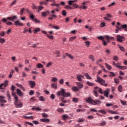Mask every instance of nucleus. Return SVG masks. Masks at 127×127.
Segmentation results:
<instances>
[{
	"mask_svg": "<svg viewBox=\"0 0 127 127\" xmlns=\"http://www.w3.org/2000/svg\"><path fill=\"white\" fill-rule=\"evenodd\" d=\"M86 103L91 104V105H94V106H100L102 104V102L100 100H93L91 97H88L85 100Z\"/></svg>",
	"mask_w": 127,
	"mask_h": 127,
	"instance_id": "nucleus-1",
	"label": "nucleus"
},
{
	"mask_svg": "<svg viewBox=\"0 0 127 127\" xmlns=\"http://www.w3.org/2000/svg\"><path fill=\"white\" fill-rule=\"evenodd\" d=\"M57 95L59 97H60V96H63L61 98V101L63 102L64 101V97H69V96L71 95V94H70L69 92L66 93V92H65V90H64L63 88H62L60 91L57 92Z\"/></svg>",
	"mask_w": 127,
	"mask_h": 127,
	"instance_id": "nucleus-2",
	"label": "nucleus"
},
{
	"mask_svg": "<svg viewBox=\"0 0 127 127\" xmlns=\"http://www.w3.org/2000/svg\"><path fill=\"white\" fill-rule=\"evenodd\" d=\"M14 98L15 99L14 105L15 106V108L17 109L22 108L23 104H22V102H20V101L18 100V96H15Z\"/></svg>",
	"mask_w": 127,
	"mask_h": 127,
	"instance_id": "nucleus-3",
	"label": "nucleus"
},
{
	"mask_svg": "<svg viewBox=\"0 0 127 127\" xmlns=\"http://www.w3.org/2000/svg\"><path fill=\"white\" fill-rule=\"evenodd\" d=\"M96 78H97L95 80V82H96V83H99L100 85L104 86L105 87H107L108 86V84L105 83H106V81H105V80L100 77V76L97 75Z\"/></svg>",
	"mask_w": 127,
	"mask_h": 127,
	"instance_id": "nucleus-4",
	"label": "nucleus"
},
{
	"mask_svg": "<svg viewBox=\"0 0 127 127\" xmlns=\"http://www.w3.org/2000/svg\"><path fill=\"white\" fill-rule=\"evenodd\" d=\"M17 18V15H14L11 16L10 17H8L6 19L3 18L1 20V21L3 22H4L5 23H6L7 22V20H10V21H14L15 20H16V19Z\"/></svg>",
	"mask_w": 127,
	"mask_h": 127,
	"instance_id": "nucleus-5",
	"label": "nucleus"
},
{
	"mask_svg": "<svg viewBox=\"0 0 127 127\" xmlns=\"http://www.w3.org/2000/svg\"><path fill=\"white\" fill-rule=\"evenodd\" d=\"M117 38L118 41H119V42H123V41H124V40H125V38L120 35H118L117 36Z\"/></svg>",
	"mask_w": 127,
	"mask_h": 127,
	"instance_id": "nucleus-6",
	"label": "nucleus"
},
{
	"mask_svg": "<svg viewBox=\"0 0 127 127\" xmlns=\"http://www.w3.org/2000/svg\"><path fill=\"white\" fill-rule=\"evenodd\" d=\"M14 23L15 25H16V26H23V23L20 22V21H19V20L15 21Z\"/></svg>",
	"mask_w": 127,
	"mask_h": 127,
	"instance_id": "nucleus-7",
	"label": "nucleus"
},
{
	"mask_svg": "<svg viewBox=\"0 0 127 127\" xmlns=\"http://www.w3.org/2000/svg\"><path fill=\"white\" fill-rule=\"evenodd\" d=\"M28 83L30 85V88H34V87H35V81L30 80L28 81Z\"/></svg>",
	"mask_w": 127,
	"mask_h": 127,
	"instance_id": "nucleus-8",
	"label": "nucleus"
},
{
	"mask_svg": "<svg viewBox=\"0 0 127 127\" xmlns=\"http://www.w3.org/2000/svg\"><path fill=\"white\" fill-rule=\"evenodd\" d=\"M15 89V87L14 85H12L11 87V90L12 91V96H16V93H14V90Z\"/></svg>",
	"mask_w": 127,
	"mask_h": 127,
	"instance_id": "nucleus-9",
	"label": "nucleus"
},
{
	"mask_svg": "<svg viewBox=\"0 0 127 127\" xmlns=\"http://www.w3.org/2000/svg\"><path fill=\"white\" fill-rule=\"evenodd\" d=\"M49 13H50L49 11L47 10L46 11L42 12L41 13V15H42L43 16L45 17L47 16V15H48V14H49Z\"/></svg>",
	"mask_w": 127,
	"mask_h": 127,
	"instance_id": "nucleus-10",
	"label": "nucleus"
},
{
	"mask_svg": "<svg viewBox=\"0 0 127 127\" xmlns=\"http://www.w3.org/2000/svg\"><path fill=\"white\" fill-rule=\"evenodd\" d=\"M4 97L3 96H0V103H2V104H5V103H6V101L4 99Z\"/></svg>",
	"mask_w": 127,
	"mask_h": 127,
	"instance_id": "nucleus-11",
	"label": "nucleus"
},
{
	"mask_svg": "<svg viewBox=\"0 0 127 127\" xmlns=\"http://www.w3.org/2000/svg\"><path fill=\"white\" fill-rule=\"evenodd\" d=\"M95 90H96L98 91V93H100L101 94H103V89L102 88H100L99 87H96L94 88Z\"/></svg>",
	"mask_w": 127,
	"mask_h": 127,
	"instance_id": "nucleus-12",
	"label": "nucleus"
},
{
	"mask_svg": "<svg viewBox=\"0 0 127 127\" xmlns=\"http://www.w3.org/2000/svg\"><path fill=\"white\" fill-rule=\"evenodd\" d=\"M16 92L18 96H19L20 97H22V96H23V93H22V91H21V90H20V89H16Z\"/></svg>",
	"mask_w": 127,
	"mask_h": 127,
	"instance_id": "nucleus-13",
	"label": "nucleus"
},
{
	"mask_svg": "<svg viewBox=\"0 0 127 127\" xmlns=\"http://www.w3.org/2000/svg\"><path fill=\"white\" fill-rule=\"evenodd\" d=\"M88 58L92 61V62H95V61H96V60L95 59V57L92 55H90L88 56Z\"/></svg>",
	"mask_w": 127,
	"mask_h": 127,
	"instance_id": "nucleus-14",
	"label": "nucleus"
},
{
	"mask_svg": "<svg viewBox=\"0 0 127 127\" xmlns=\"http://www.w3.org/2000/svg\"><path fill=\"white\" fill-rule=\"evenodd\" d=\"M24 119H25L26 120H34V117L31 116H26L25 115L23 117Z\"/></svg>",
	"mask_w": 127,
	"mask_h": 127,
	"instance_id": "nucleus-15",
	"label": "nucleus"
},
{
	"mask_svg": "<svg viewBox=\"0 0 127 127\" xmlns=\"http://www.w3.org/2000/svg\"><path fill=\"white\" fill-rule=\"evenodd\" d=\"M105 37L106 38V40L107 42H110L111 41L110 39L114 40V38L113 37H110L108 35L105 36Z\"/></svg>",
	"mask_w": 127,
	"mask_h": 127,
	"instance_id": "nucleus-16",
	"label": "nucleus"
},
{
	"mask_svg": "<svg viewBox=\"0 0 127 127\" xmlns=\"http://www.w3.org/2000/svg\"><path fill=\"white\" fill-rule=\"evenodd\" d=\"M57 85H58V83L57 82H55L51 85V87L53 89H57Z\"/></svg>",
	"mask_w": 127,
	"mask_h": 127,
	"instance_id": "nucleus-17",
	"label": "nucleus"
},
{
	"mask_svg": "<svg viewBox=\"0 0 127 127\" xmlns=\"http://www.w3.org/2000/svg\"><path fill=\"white\" fill-rule=\"evenodd\" d=\"M40 121L42 123H50V120L49 119H41Z\"/></svg>",
	"mask_w": 127,
	"mask_h": 127,
	"instance_id": "nucleus-18",
	"label": "nucleus"
},
{
	"mask_svg": "<svg viewBox=\"0 0 127 127\" xmlns=\"http://www.w3.org/2000/svg\"><path fill=\"white\" fill-rule=\"evenodd\" d=\"M77 80H78V81H79L80 82H81V81H82V78H85V77H84L83 75H77Z\"/></svg>",
	"mask_w": 127,
	"mask_h": 127,
	"instance_id": "nucleus-19",
	"label": "nucleus"
},
{
	"mask_svg": "<svg viewBox=\"0 0 127 127\" xmlns=\"http://www.w3.org/2000/svg\"><path fill=\"white\" fill-rule=\"evenodd\" d=\"M76 84L77 85L78 89H82V88H83V84L81 83V82H76Z\"/></svg>",
	"mask_w": 127,
	"mask_h": 127,
	"instance_id": "nucleus-20",
	"label": "nucleus"
},
{
	"mask_svg": "<svg viewBox=\"0 0 127 127\" xmlns=\"http://www.w3.org/2000/svg\"><path fill=\"white\" fill-rule=\"evenodd\" d=\"M108 113L111 114L112 115H119V113L117 111H113L112 110H108Z\"/></svg>",
	"mask_w": 127,
	"mask_h": 127,
	"instance_id": "nucleus-21",
	"label": "nucleus"
},
{
	"mask_svg": "<svg viewBox=\"0 0 127 127\" xmlns=\"http://www.w3.org/2000/svg\"><path fill=\"white\" fill-rule=\"evenodd\" d=\"M99 125L100 127H105V126H107V122H106V121H102L101 123Z\"/></svg>",
	"mask_w": 127,
	"mask_h": 127,
	"instance_id": "nucleus-22",
	"label": "nucleus"
},
{
	"mask_svg": "<svg viewBox=\"0 0 127 127\" xmlns=\"http://www.w3.org/2000/svg\"><path fill=\"white\" fill-rule=\"evenodd\" d=\"M85 76L88 80H92V77L89 75V73H85Z\"/></svg>",
	"mask_w": 127,
	"mask_h": 127,
	"instance_id": "nucleus-23",
	"label": "nucleus"
},
{
	"mask_svg": "<svg viewBox=\"0 0 127 127\" xmlns=\"http://www.w3.org/2000/svg\"><path fill=\"white\" fill-rule=\"evenodd\" d=\"M71 89L73 92H78L79 91V88L76 86L72 87Z\"/></svg>",
	"mask_w": 127,
	"mask_h": 127,
	"instance_id": "nucleus-24",
	"label": "nucleus"
},
{
	"mask_svg": "<svg viewBox=\"0 0 127 127\" xmlns=\"http://www.w3.org/2000/svg\"><path fill=\"white\" fill-rule=\"evenodd\" d=\"M86 83L87 84V85H88V86H90L91 87H93V86H95V83L90 82V81H87L86 82Z\"/></svg>",
	"mask_w": 127,
	"mask_h": 127,
	"instance_id": "nucleus-25",
	"label": "nucleus"
},
{
	"mask_svg": "<svg viewBox=\"0 0 127 127\" xmlns=\"http://www.w3.org/2000/svg\"><path fill=\"white\" fill-rule=\"evenodd\" d=\"M105 66L106 68H107L108 70H109V71H110V70H112V66L109 65V64L105 63Z\"/></svg>",
	"mask_w": 127,
	"mask_h": 127,
	"instance_id": "nucleus-26",
	"label": "nucleus"
},
{
	"mask_svg": "<svg viewBox=\"0 0 127 127\" xmlns=\"http://www.w3.org/2000/svg\"><path fill=\"white\" fill-rule=\"evenodd\" d=\"M65 55L66 56H68V57H69V58H70L71 60L74 59V57H73V56L71 55L70 54L66 53Z\"/></svg>",
	"mask_w": 127,
	"mask_h": 127,
	"instance_id": "nucleus-27",
	"label": "nucleus"
},
{
	"mask_svg": "<svg viewBox=\"0 0 127 127\" xmlns=\"http://www.w3.org/2000/svg\"><path fill=\"white\" fill-rule=\"evenodd\" d=\"M97 38L98 39H100V40H102V41H103V40H105V39H106V36L104 37L100 36H98Z\"/></svg>",
	"mask_w": 127,
	"mask_h": 127,
	"instance_id": "nucleus-28",
	"label": "nucleus"
},
{
	"mask_svg": "<svg viewBox=\"0 0 127 127\" xmlns=\"http://www.w3.org/2000/svg\"><path fill=\"white\" fill-rule=\"evenodd\" d=\"M13 73H14V71L13 69H12L11 72L9 73V75H8V78H12V75H13Z\"/></svg>",
	"mask_w": 127,
	"mask_h": 127,
	"instance_id": "nucleus-29",
	"label": "nucleus"
},
{
	"mask_svg": "<svg viewBox=\"0 0 127 127\" xmlns=\"http://www.w3.org/2000/svg\"><path fill=\"white\" fill-rule=\"evenodd\" d=\"M52 82H54L55 83H57V81H58V78L56 77H52L51 79Z\"/></svg>",
	"mask_w": 127,
	"mask_h": 127,
	"instance_id": "nucleus-30",
	"label": "nucleus"
},
{
	"mask_svg": "<svg viewBox=\"0 0 127 127\" xmlns=\"http://www.w3.org/2000/svg\"><path fill=\"white\" fill-rule=\"evenodd\" d=\"M39 31H40V28H36L33 31V33L35 34H36V33H37V32H39Z\"/></svg>",
	"mask_w": 127,
	"mask_h": 127,
	"instance_id": "nucleus-31",
	"label": "nucleus"
},
{
	"mask_svg": "<svg viewBox=\"0 0 127 127\" xmlns=\"http://www.w3.org/2000/svg\"><path fill=\"white\" fill-rule=\"evenodd\" d=\"M5 87H6V85H5L4 83H1L0 85V89L1 90H3Z\"/></svg>",
	"mask_w": 127,
	"mask_h": 127,
	"instance_id": "nucleus-32",
	"label": "nucleus"
},
{
	"mask_svg": "<svg viewBox=\"0 0 127 127\" xmlns=\"http://www.w3.org/2000/svg\"><path fill=\"white\" fill-rule=\"evenodd\" d=\"M120 102L123 106H127V101L121 100Z\"/></svg>",
	"mask_w": 127,
	"mask_h": 127,
	"instance_id": "nucleus-33",
	"label": "nucleus"
},
{
	"mask_svg": "<svg viewBox=\"0 0 127 127\" xmlns=\"http://www.w3.org/2000/svg\"><path fill=\"white\" fill-rule=\"evenodd\" d=\"M118 47L120 48V50L123 52H125V48L124 47L121 46L120 45H118Z\"/></svg>",
	"mask_w": 127,
	"mask_h": 127,
	"instance_id": "nucleus-34",
	"label": "nucleus"
},
{
	"mask_svg": "<svg viewBox=\"0 0 127 127\" xmlns=\"http://www.w3.org/2000/svg\"><path fill=\"white\" fill-rule=\"evenodd\" d=\"M62 14L64 16H66V15H67V12H66V10H63L62 11Z\"/></svg>",
	"mask_w": 127,
	"mask_h": 127,
	"instance_id": "nucleus-35",
	"label": "nucleus"
},
{
	"mask_svg": "<svg viewBox=\"0 0 127 127\" xmlns=\"http://www.w3.org/2000/svg\"><path fill=\"white\" fill-rule=\"evenodd\" d=\"M57 112H59V113H64V110L63 108H59L57 110Z\"/></svg>",
	"mask_w": 127,
	"mask_h": 127,
	"instance_id": "nucleus-36",
	"label": "nucleus"
},
{
	"mask_svg": "<svg viewBox=\"0 0 127 127\" xmlns=\"http://www.w3.org/2000/svg\"><path fill=\"white\" fill-rule=\"evenodd\" d=\"M118 91L121 93L123 92V86L122 85H119L118 86Z\"/></svg>",
	"mask_w": 127,
	"mask_h": 127,
	"instance_id": "nucleus-37",
	"label": "nucleus"
},
{
	"mask_svg": "<svg viewBox=\"0 0 127 127\" xmlns=\"http://www.w3.org/2000/svg\"><path fill=\"white\" fill-rule=\"evenodd\" d=\"M103 94H104L105 97H109V92H108L107 91H104L103 92Z\"/></svg>",
	"mask_w": 127,
	"mask_h": 127,
	"instance_id": "nucleus-38",
	"label": "nucleus"
},
{
	"mask_svg": "<svg viewBox=\"0 0 127 127\" xmlns=\"http://www.w3.org/2000/svg\"><path fill=\"white\" fill-rule=\"evenodd\" d=\"M85 111H86L85 109H77L76 110V112L77 113H83V112H85Z\"/></svg>",
	"mask_w": 127,
	"mask_h": 127,
	"instance_id": "nucleus-39",
	"label": "nucleus"
},
{
	"mask_svg": "<svg viewBox=\"0 0 127 127\" xmlns=\"http://www.w3.org/2000/svg\"><path fill=\"white\" fill-rule=\"evenodd\" d=\"M122 28L125 29V31H127V24H124L122 25Z\"/></svg>",
	"mask_w": 127,
	"mask_h": 127,
	"instance_id": "nucleus-40",
	"label": "nucleus"
},
{
	"mask_svg": "<svg viewBox=\"0 0 127 127\" xmlns=\"http://www.w3.org/2000/svg\"><path fill=\"white\" fill-rule=\"evenodd\" d=\"M77 123H84V119L79 118L77 121Z\"/></svg>",
	"mask_w": 127,
	"mask_h": 127,
	"instance_id": "nucleus-41",
	"label": "nucleus"
},
{
	"mask_svg": "<svg viewBox=\"0 0 127 127\" xmlns=\"http://www.w3.org/2000/svg\"><path fill=\"white\" fill-rule=\"evenodd\" d=\"M120 69H121V70H126V69H127V66H120Z\"/></svg>",
	"mask_w": 127,
	"mask_h": 127,
	"instance_id": "nucleus-42",
	"label": "nucleus"
},
{
	"mask_svg": "<svg viewBox=\"0 0 127 127\" xmlns=\"http://www.w3.org/2000/svg\"><path fill=\"white\" fill-rule=\"evenodd\" d=\"M67 119H68V116L67 115L65 114L63 116V120H64V121L67 120Z\"/></svg>",
	"mask_w": 127,
	"mask_h": 127,
	"instance_id": "nucleus-43",
	"label": "nucleus"
},
{
	"mask_svg": "<svg viewBox=\"0 0 127 127\" xmlns=\"http://www.w3.org/2000/svg\"><path fill=\"white\" fill-rule=\"evenodd\" d=\"M106 26V23L105 22H101L100 23V27H105Z\"/></svg>",
	"mask_w": 127,
	"mask_h": 127,
	"instance_id": "nucleus-44",
	"label": "nucleus"
},
{
	"mask_svg": "<svg viewBox=\"0 0 127 127\" xmlns=\"http://www.w3.org/2000/svg\"><path fill=\"white\" fill-rule=\"evenodd\" d=\"M37 68H43V65L40 63H39L37 64Z\"/></svg>",
	"mask_w": 127,
	"mask_h": 127,
	"instance_id": "nucleus-45",
	"label": "nucleus"
},
{
	"mask_svg": "<svg viewBox=\"0 0 127 127\" xmlns=\"http://www.w3.org/2000/svg\"><path fill=\"white\" fill-rule=\"evenodd\" d=\"M44 8V7H43L42 6H39L37 8L38 9V12L42 10V9H43Z\"/></svg>",
	"mask_w": 127,
	"mask_h": 127,
	"instance_id": "nucleus-46",
	"label": "nucleus"
},
{
	"mask_svg": "<svg viewBox=\"0 0 127 127\" xmlns=\"http://www.w3.org/2000/svg\"><path fill=\"white\" fill-rule=\"evenodd\" d=\"M99 112L102 114V115H106V114H107V112H106V111L102 110H99Z\"/></svg>",
	"mask_w": 127,
	"mask_h": 127,
	"instance_id": "nucleus-47",
	"label": "nucleus"
},
{
	"mask_svg": "<svg viewBox=\"0 0 127 127\" xmlns=\"http://www.w3.org/2000/svg\"><path fill=\"white\" fill-rule=\"evenodd\" d=\"M59 83L61 85H63V84H64V79L62 78V79H60L59 81Z\"/></svg>",
	"mask_w": 127,
	"mask_h": 127,
	"instance_id": "nucleus-48",
	"label": "nucleus"
},
{
	"mask_svg": "<svg viewBox=\"0 0 127 127\" xmlns=\"http://www.w3.org/2000/svg\"><path fill=\"white\" fill-rule=\"evenodd\" d=\"M75 39H76V37L75 36L71 37L69 38V41L72 42V41H73V40H75Z\"/></svg>",
	"mask_w": 127,
	"mask_h": 127,
	"instance_id": "nucleus-49",
	"label": "nucleus"
},
{
	"mask_svg": "<svg viewBox=\"0 0 127 127\" xmlns=\"http://www.w3.org/2000/svg\"><path fill=\"white\" fill-rule=\"evenodd\" d=\"M42 117L43 118H48V115H47L46 113H42Z\"/></svg>",
	"mask_w": 127,
	"mask_h": 127,
	"instance_id": "nucleus-50",
	"label": "nucleus"
},
{
	"mask_svg": "<svg viewBox=\"0 0 127 127\" xmlns=\"http://www.w3.org/2000/svg\"><path fill=\"white\" fill-rule=\"evenodd\" d=\"M52 64H53V63L50 62L47 64L46 67L48 68V67H50V66H52Z\"/></svg>",
	"mask_w": 127,
	"mask_h": 127,
	"instance_id": "nucleus-51",
	"label": "nucleus"
},
{
	"mask_svg": "<svg viewBox=\"0 0 127 127\" xmlns=\"http://www.w3.org/2000/svg\"><path fill=\"white\" fill-rule=\"evenodd\" d=\"M64 8H65V9H72L73 8H72L71 6L67 5L65 6Z\"/></svg>",
	"mask_w": 127,
	"mask_h": 127,
	"instance_id": "nucleus-52",
	"label": "nucleus"
},
{
	"mask_svg": "<svg viewBox=\"0 0 127 127\" xmlns=\"http://www.w3.org/2000/svg\"><path fill=\"white\" fill-rule=\"evenodd\" d=\"M24 11V8H23L20 11V15H23Z\"/></svg>",
	"mask_w": 127,
	"mask_h": 127,
	"instance_id": "nucleus-53",
	"label": "nucleus"
},
{
	"mask_svg": "<svg viewBox=\"0 0 127 127\" xmlns=\"http://www.w3.org/2000/svg\"><path fill=\"white\" fill-rule=\"evenodd\" d=\"M5 41V40L3 38L0 39V43H1L2 44H3Z\"/></svg>",
	"mask_w": 127,
	"mask_h": 127,
	"instance_id": "nucleus-54",
	"label": "nucleus"
},
{
	"mask_svg": "<svg viewBox=\"0 0 127 127\" xmlns=\"http://www.w3.org/2000/svg\"><path fill=\"white\" fill-rule=\"evenodd\" d=\"M5 34V32H4V31L0 32V36L3 37L4 36Z\"/></svg>",
	"mask_w": 127,
	"mask_h": 127,
	"instance_id": "nucleus-55",
	"label": "nucleus"
},
{
	"mask_svg": "<svg viewBox=\"0 0 127 127\" xmlns=\"http://www.w3.org/2000/svg\"><path fill=\"white\" fill-rule=\"evenodd\" d=\"M116 4L115 2H112L111 4L108 5V7H112V6H114Z\"/></svg>",
	"mask_w": 127,
	"mask_h": 127,
	"instance_id": "nucleus-56",
	"label": "nucleus"
},
{
	"mask_svg": "<svg viewBox=\"0 0 127 127\" xmlns=\"http://www.w3.org/2000/svg\"><path fill=\"white\" fill-rule=\"evenodd\" d=\"M93 94H94V96H95V97H98V92L97 91L94 90L93 91Z\"/></svg>",
	"mask_w": 127,
	"mask_h": 127,
	"instance_id": "nucleus-57",
	"label": "nucleus"
},
{
	"mask_svg": "<svg viewBox=\"0 0 127 127\" xmlns=\"http://www.w3.org/2000/svg\"><path fill=\"white\" fill-rule=\"evenodd\" d=\"M87 119L88 120H93V119H94V117H93V116L89 115L87 116Z\"/></svg>",
	"mask_w": 127,
	"mask_h": 127,
	"instance_id": "nucleus-58",
	"label": "nucleus"
},
{
	"mask_svg": "<svg viewBox=\"0 0 127 127\" xmlns=\"http://www.w3.org/2000/svg\"><path fill=\"white\" fill-rule=\"evenodd\" d=\"M105 53H106V54H110V53H111V50L106 49V50L105 51Z\"/></svg>",
	"mask_w": 127,
	"mask_h": 127,
	"instance_id": "nucleus-59",
	"label": "nucleus"
},
{
	"mask_svg": "<svg viewBox=\"0 0 127 127\" xmlns=\"http://www.w3.org/2000/svg\"><path fill=\"white\" fill-rule=\"evenodd\" d=\"M113 60L114 61H118V60H119V58L115 56L113 57Z\"/></svg>",
	"mask_w": 127,
	"mask_h": 127,
	"instance_id": "nucleus-60",
	"label": "nucleus"
},
{
	"mask_svg": "<svg viewBox=\"0 0 127 127\" xmlns=\"http://www.w3.org/2000/svg\"><path fill=\"white\" fill-rule=\"evenodd\" d=\"M47 37H48V38H49V39H53V38H54V37H53V36H50L49 34L47 35Z\"/></svg>",
	"mask_w": 127,
	"mask_h": 127,
	"instance_id": "nucleus-61",
	"label": "nucleus"
},
{
	"mask_svg": "<svg viewBox=\"0 0 127 127\" xmlns=\"http://www.w3.org/2000/svg\"><path fill=\"white\" fill-rule=\"evenodd\" d=\"M72 101H73L74 103H78V99H77L76 98H73L72 99Z\"/></svg>",
	"mask_w": 127,
	"mask_h": 127,
	"instance_id": "nucleus-62",
	"label": "nucleus"
},
{
	"mask_svg": "<svg viewBox=\"0 0 127 127\" xmlns=\"http://www.w3.org/2000/svg\"><path fill=\"white\" fill-rule=\"evenodd\" d=\"M39 100H40V101H41V102H44V101H45V99H44V98L43 97V96H41V97L39 98Z\"/></svg>",
	"mask_w": 127,
	"mask_h": 127,
	"instance_id": "nucleus-63",
	"label": "nucleus"
},
{
	"mask_svg": "<svg viewBox=\"0 0 127 127\" xmlns=\"http://www.w3.org/2000/svg\"><path fill=\"white\" fill-rule=\"evenodd\" d=\"M32 8L33 9H37L38 7L35 5V4H33L32 5Z\"/></svg>",
	"mask_w": 127,
	"mask_h": 127,
	"instance_id": "nucleus-64",
	"label": "nucleus"
}]
</instances>
